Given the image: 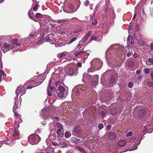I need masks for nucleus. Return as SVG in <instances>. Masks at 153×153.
I'll return each mask as SVG.
<instances>
[{"instance_id":"9b49d317","label":"nucleus","mask_w":153,"mask_h":153,"mask_svg":"<svg viewBox=\"0 0 153 153\" xmlns=\"http://www.w3.org/2000/svg\"><path fill=\"white\" fill-rule=\"evenodd\" d=\"M83 141V139H80L75 137H74L72 139V142L74 144L81 143Z\"/></svg>"},{"instance_id":"72a5a7b5","label":"nucleus","mask_w":153,"mask_h":153,"mask_svg":"<svg viewBox=\"0 0 153 153\" xmlns=\"http://www.w3.org/2000/svg\"><path fill=\"white\" fill-rule=\"evenodd\" d=\"M106 113V111H102L101 112V116L104 117H105V114Z\"/></svg>"},{"instance_id":"bb28decb","label":"nucleus","mask_w":153,"mask_h":153,"mask_svg":"<svg viewBox=\"0 0 153 153\" xmlns=\"http://www.w3.org/2000/svg\"><path fill=\"white\" fill-rule=\"evenodd\" d=\"M68 21V20L67 19H62L61 20H59L57 22V23H64L65 22H67Z\"/></svg>"},{"instance_id":"412c9836","label":"nucleus","mask_w":153,"mask_h":153,"mask_svg":"<svg viewBox=\"0 0 153 153\" xmlns=\"http://www.w3.org/2000/svg\"><path fill=\"white\" fill-rule=\"evenodd\" d=\"M146 85L148 86L149 88H150L153 86V82L148 81L146 83Z\"/></svg>"},{"instance_id":"f03ea898","label":"nucleus","mask_w":153,"mask_h":153,"mask_svg":"<svg viewBox=\"0 0 153 153\" xmlns=\"http://www.w3.org/2000/svg\"><path fill=\"white\" fill-rule=\"evenodd\" d=\"M26 86L25 85L23 86L22 85L18 86L15 91L16 94L18 95L19 94H21L22 95H23L25 94L26 91Z\"/></svg>"},{"instance_id":"603ef678","label":"nucleus","mask_w":153,"mask_h":153,"mask_svg":"<svg viewBox=\"0 0 153 153\" xmlns=\"http://www.w3.org/2000/svg\"><path fill=\"white\" fill-rule=\"evenodd\" d=\"M47 90V94H48V95L49 96H51V93L49 91V89H48Z\"/></svg>"},{"instance_id":"b1692460","label":"nucleus","mask_w":153,"mask_h":153,"mask_svg":"<svg viewBox=\"0 0 153 153\" xmlns=\"http://www.w3.org/2000/svg\"><path fill=\"white\" fill-rule=\"evenodd\" d=\"M77 148L78 150L82 152V153H86V151H85V150L81 147H77Z\"/></svg>"},{"instance_id":"5701e85b","label":"nucleus","mask_w":153,"mask_h":153,"mask_svg":"<svg viewBox=\"0 0 153 153\" xmlns=\"http://www.w3.org/2000/svg\"><path fill=\"white\" fill-rule=\"evenodd\" d=\"M18 40L17 39H15L12 40V42L14 43L16 45L19 46L20 45L17 42Z\"/></svg>"},{"instance_id":"5fc2aeb1","label":"nucleus","mask_w":153,"mask_h":153,"mask_svg":"<svg viewBox=\"0 0 153 153\" xmlns=\"http://www.w3.org/2000/svg\"><path fill=\"white\" fill-rule=\"evenodd\" d=\"M106 128L107 129H110L111 128V126L110 125H108L106 126Z\"/></svg>"},{"instance_id":"2eb2a0df","label":"nucleus","mask_w":153,"mask_h":153,"mask_svg":"<svg viewBox=\"0 0 153 153\" xmlns=\"http://www.w3.org/2000/svg\"><path fill=\"white\" fill-rule=\"evenodd\" d=\"M54 127L55 130L57 129L60 128H63V126L59 123H57L54 125Z\"/></svg>"},{"instance_id":"e2e57ef3","label":"nucleus","mask_w":153,"mask_h":153,"mask_svg":"<svg viewBox=\"0 0 153 153\" xmlns=\"http://www.w3.org/2000/svg\"><path fill=\"white\" fill-rule=\"evenodd\" d=\"M52 143L54 145H57V143H55L53 142H52Z\"/></svg>"},{"instance_id":"a211bd4d","label":"nucleus","mask_w":153,"mask_h":153,"mask_svg":"<svg viewBox=\"0 0 153 153\" xmlns=\"http://www.w3.org/2000/svg\"><path fill=\"white\" fill-rule=\"evenodd\" d=\"M146 63L148 65H153V58H149L148 61H146Z\"/></svg>"},{"instance_id":"bf43d9fd","label":"nucleus","mask_w":153,"mask_h":153,"mask_svg":"<svg viewBox=\"0 0 153 153\" xmlns=\"http://www.w3.org/2000/svg\"><path fill=\"white\" fill-rule=\"evenodd\" d=\"M141 72V71L140 70H137L136 71V73L137 74H139Z\"/></svg>"},{"instance_id":"f704fd0d","label":"nucleus","mask_w":153,"mask_h":153,"mask_svg":"<svg viewBox=\"0 0 153 153\" xmlns=\"http://www.w3.org/2000/svg\"><path fill=\"white\" fill-rule=\"evenodd\" d=\"M111 47H116L117 48H120V46L118 44H113L111 45Z\"/></svg>"},{"instance_id":"de8ad7c7","label":"nucleus","mask_w":153,"mask_h":153,"mask_svg":"<svg viewBox=\"0 0 153 153\" xmlns=\"http://www.w3.org/2000/svg\"><path fill=\"white\" fill-rule=\"evenodd\" d=\"M60 82L59 81H57L56 82H55V85L57 86L58 85L60 86Z\"/></svg>"},{"instance_id":"f8f14e48","label":"nucleus","mask_w":153,"mask_h":153,"mask_svg":"<svg viewBox=\"0 0 153 153\" xmlns=\"http://www.w3.org/2000/svg\"><path fill=\"white\" fill-rule=\"evenodd\" d=\"M74 132L76 134H81L82 133V130L79 126H76L74 130Z\"/></svg>"},{"instance_id":"c756f323","label":"nucleus","mask_w":153,"mask_h":153,"mask_svg":"<svg viewBox=\"0 0 153 153\" xmlns=\"http://www.w3.org/2000/svg\"><path fill=\"white\" fill-rule=\"evenodd\" d=\"M93 40H94L95 41H96V40L97 41V37H93V36L91 37V38L89 40V42H91Z\"/></svg>"},{"instance_id":"0e129e2a","label":"nucleus","mask_w":153,"mask_h":153,"mask_svg":"<svg viewBox=\"0 0 153 153\" xmlns=\"http://www.w3.org/2000/svg\"><path fill=\"white\" fill-rule=\"evenodd\" d=\"M136 13H135L134 15L133 18V20L134 19H135V18H136Z\"/></svg>"},{"instance_id":"6ab92c4d","label":"nucleus","mask_w":153,"mask_h":153,"mask_svg":"<svg viewBox=\"0 0 153 153\" xmlns=\"http://www.w3.org/2000/svg\"><path fill=\"white\" fill-rule=\"evenodd\" d=\"M115 81V79L114 76L111 75L109 79V82L110 83H113Z\"/></svg>"},{"instance_id":"680f3d73","label":"nucleus","mask_w":153,"mask_h":153,"mask_svg":"<svg viewBox=\"0 0 153 153\" xmlns=\"http://www.w3.org/2000/svg\"><path fill=\"white\" fill-rule=\"evenodd\" d=\"M131 55V53H127V56L128 57H130Z\"/></svg>"},{"instance_id":"f257e3e1","label":"nucleus","mask_w":153,"mask_h":153,"mask_svg":"<svg viewBox=\"0 0 153 153\" xmlns=\"http://www.w3.org/2000/svg\"><path fill=\"white\" fill-rule=\"evenodd\" d=\"M59 91V92L57 93L58 96L60 97L63 98L64 96H66L68 94V91L67 89H66L63 86L60 85L58 88Z\"/></svg>"},{"instance_id":"ddd939ff","label":"nucleus","mask_w":153,"mask_h":153,"mask_svg":"<svg viewBox=\"0 0 153 153\" xmlns=\"http://www.w3.org/2000/svg\"><path fill=\"white\" fill-rule=\"evenodd\" d=\"M63 130V128H62V129L58 128L55 130L56 131V133L58 135V136L61 137L63 136L64 133L62 131Z\"/></svg>"},{"instance_id":"a878e982","label":"nucleus","mask_w":153,"mask_h":153,"mask_svg":"<svg viewBox=\"0 0 153 153\" xmlns=\"http://www.w3.org/2000/svg\"><path fill=\"white\" fill-rule=\"evenodd\" d=\"M35 16L38 19H41L42 17V15L40 13H36L35 15Z\"/></svg>"},{"instance_id":"f3484780","label":"nucleus","mask_w":153,"mask_h":153,"mask_svg":"<svg viewBox=\"0 0 153 153\" xmlns=\"http://www.w3.org/2000/svg\"><path fill=\"white\" fill-rule=\"evenodd\" d=\"M127 41L128 42L129 44H133L134 43L132 37L131 36H128L127 39Z\"/></svg>"},{"instance_id":"1a4fd4ad","label":"nucleus","mask_w":153,"mask_h":153,"mask_svg":"<svg viewBox=\"0 0 153 153\" xmlns=\"http://www.w3.org/2000/svg\"><path fill=\"white\" fill-rule=\"evenodd\" d=\"M19 127V124L17 125L14 129L12 135L13 136L17 137L20 134L19 131L17 129V128Z\"/></svg>"},{"instance_id":"338daca9","label":"nucleus","mask_w":153,"mask_h":153,"mask_svg":"<svg viewBox=\"0 0 153 153\" xmlns=\"http://www.w3.org/2000/svg\"><path fill=\"white\" fill-rule=\"evenodd\" d=\"M150 48H153V42H152L151 44Z\"/></svg>"},{"instance_id":"20e7f679","label":"nucleus","mask_w":153,"mask_h":153,"mask_svg":"<svg viewBox=\"0 0 153 153\" xmlns=\"http://www.w3.org/2000/svg\"><path fill=\"white\" fill-rule=\"evenodd\" d=\"M41 76H40V77H38L36 78V79H35L34 80H31L30 81L32 82L33 81V85H35L33 86H27V89H31L32 88H33V87H35L36 86H37L38 85H39L43 81V80H42V81H39L38 82H37L38 81H39V78L41 79Z\"/></svg>"},{"instance_id":"58836bf2","label":"nucleus","mask_w":153,"mask_h":153,"mask_svg":"<svg viewBox=\"0 0 153 153\" xmlns=\"http://www.w3.org/2000/svg\"><path fill=\"white\" fill-rule=\"evenodd\" d=\"M145 72L147 74H148L149 73V70L148 68H146L144 70Z\"/></svg>"},{"instance_id":"c03bdc74","label":"nucleus","mask_w":153,"mask_h":153,"mask_svg":"<svg viewBox=\"0 0 153 153\" xmlns=\"http://www.w3.org/2000/svg\"><path fill=\"white\" fill-rule=\"evenodd\" d=\"M147 117H150L151 115V112L149 110L147 112Z\"/></svg>"},{"instance_id":"c85d7f7f","label":"nucleus","mask_w":153,"mask_h":153,"mask_svg":"<svg viewBox=\"0 0 153 153\" xmlns=\"http://www.w3.org/2000/svg\"><path fill=\"white\" fill-rule=\"evenodd\" d=\"M21 104V103H19V101L17 99H15V105H18L19 106Z\"/></svg>"},{"instance_id":"09e8293b","label":"nucleus","mask_w":153,"mask_h":153,"mask_svg":"<svg viewBox=\"0 0 153 153\" xmlns=\"http://www.w3.org/2000/svg\"><path fill=\"white\" fill-rule=\"evenodd\" d=\"M139 43L141 45V46L145 44V42L143 41H140L139 42Z\"/></svg>"},{"instance_id":"ea45409f","label":"nucleus","mask_w":153,"mask_h":153,"mask_svg":"<svg viewBox=\"0 0 153 153\" xmlns=\"http://www.w3.org/2000/svg\"><path fill=\"white\" fill-rule=\"evenodd\" d=\"M19 106L16 105H14L13 108V111L14 112H15V111H16V109Z\"/></svg>"},{"instance_id":"79ce46f5","label":"nucleus","mask_w":153,"mask_h":153,"mask_svg":"<svg viewBox=\"0 0 153 153\" xmlns=\"http://www.w3.org/2000/svg\"><path fill=\"white\" fill-rule=\"evenodd\" d=\"M1 49L4 53H5L6 51L9 50L8 48H1Z\"/></svg>"},{"instance_id":"69168bd1","label":"nucleus","mask_w":153,"mask_h":153,"mask_svg":"<svg viewBox=\"0 0 153 153\" xmlns=\"http://www.w3.org/2000/svg\"><path fill=\"white\" fill-rule=\"evenodd\" d=\"M151 11V15L152 16H153V9H152L150 10Z\"/></svg>"},{"instance_id":"0eeeda50","label":"nucleus","mask_w":153,"mask_h":153,"mask_svg":"<svg viewBox=\"0 0 153 153\" xmlns=\"http://www.w3.org/2000/svg\"><path fill=\"white\" fill-rule=\"evenodd\" d=\"M91 33L92 31L91 30L89 31L88 33L86 34L83 37L81 40V42L82 43L85 42L90 37Z\"/></svg>"},{"instance_id":"423d86ee","label":"nucleus","mask_w":153,"mask_h":153,"mask_svg":"<svg viewBox=\"0 0 153 153\" xmlns=\"http://www.w3.org/2000/svg\"><path fill=\"white\" fill-rule=\"evenodd\" d=\"M146 111L144 109L140 110L138 111V116L140 118H143L146 115Z\"/></svg>"},{"instance_id":"c9c22d12","label":"nucleus","mask_w":153,"mask_h":153,"mask_svg":"<svg viewBox=\"0 0 153 153\" xmlns=\"http://www.w3.org/2000/svg\"><path fill=\"white\" fill-rule=\"evenodd\" d=\"M98 128L100 129H101L103 128V125L102 123H100L98 125Z\"/></svg>"},{"instance_id":"a18cd8bd","label":"nucleus","mask_w":153,"mask_h":153,"mask_svg":"<svg viewBox=\"0 0 153 153\" xmlns=\"http://www.w3.org/2000/svg\"><path fill=\"white\" fill-rule=\"evenodd\" d=\"M147 126H144L143 128V131H146L147 130Z\"/></svg>"},{"instance_id":"4c0bfd02","label":"nucleus","mask_w":153,"mask_h":153,"mask_svg":"<svg viewBox=\"0 0 153 153\" xmlns=\"http://www.w3.org/2000/svg\"><path fill=\"white\" fill-rule=\"evenodd\" d=\"M28 15L29 16V17L31 19H32L34 21H35V19L34 18H33V17L31 16V15L30 14V13L29 12V11H28Z\"/></svg>"},{"instance_id":"6e6d98bb","label":"nucleus","mask_w":153,"mask_h":153,"mask_svg":"<svg viewBox=\"0 0 153 153\" xmlns=\"http://www.w3.org/2000/svg\"><path fill=\"white\" fill-rule=\"evenodd\" d=\"M132 134H133L132 132L131 131H130L128 132V136H132Z\"/></svg>"},{"instance_id":"393cba45","label":"nucleus","mask_w":153,"mask_h":153,"mask_svg":"<svg viewBox=\"0 0 153 153\" xmlns=\"http://www.w3.org/2000/svg\"><path fill=\"white\" fill-rule=\"evenodd\" d=\"M111 114L112 115H114L117 113V111L116 108H114L113 109L111 110L110 111Z\"/></svg>"},{"instance_id":"473e14b6","label":"nucleus","mask_w":153,"mask_h":153,"mask_svg":"<svg viewBox=\"0 0 153 153\" xmlns=\"http://www.w3.org/2000/svg\"><path fill=\"white\" fill-rule=\"evenodd\" d=\"M128 85L129 88H131L134 86V84L132 82H130L128 83Z\"/></svg>"},{"instance_id":"2f4dec72","label":"nucleus","mask_w":153,"mask_h":153,"mask_svg":"<svg viewBox=\"0 0 153 153\" xmlns=\"http://www.w3.org/2000/svg\"><path fill=\"white\" fill-rule=\"evenodd\" d=\"M2 45H3V48H8L10 47L9 45L6 43H4L3 44H2Z\"/></svg>"},{"instance_id":"774afa93","label":"nucleus","mask_w":153,"mask_h":153,"mask_svg":"<svg viewBox=\"0 0 153 153\" xmlns=\"http://www.w3.org/2000/svg\"><path fill=\"white\" fill-rule=\"evenodd\" d=\"M69 6H71V9H72L73 8V6L72 4H70L69 5Z\"/></svg>"},{"instance_id":"dca6fc26","label":"nucleus","mask_w":153,"mask_h":153,"mask_svg":"<svg viewBox=\"0 0 153 153\" xmlns=\"http://www.w3.org/2000/svg\"><path fill=\"white\" fill-rule=\"evenodd\" d=\"M68 53L67 52H63L60 53H59L57 55V56L59 58H63L65 57V55L68 54Z\"/></svg>"},{"instance_id":"6e6552de","label":"nucleus","mask_w":153,"mask_h":153,"mask_svg":"<svg viewBox=\"0 0 153 153\" xmlns=\"http://www.w3.org/2000/svg\"><path fill=\"white\" fill-rule=\"evenodd\" d=\"M14 117L16 119V122H18L19 123H21L22 122V120L21 118V116L19 115V114L16 111H15Z\"/></svg>"},{"instance_id":"864d4df0","label":"nucleus","mask_w":153,"mask_h":153,"mask_svg":"<svg viewBox=\"0 0 153 153\" xmlns=\"http://www.w3.org/2000/svg\"><path fill=\"white\" fill-rule=\"evenodd\" d=\"M68 145V144L66 142H64L62 144V145L63 146V147H64L65 146H67Z\"/></svg>"},{"instance_id":"aec40b11","label":"nucleus","mask_w":153,"mask_h":153,"mask_svg":"<svg viewBox=\"0 0 153 153\" xmlns=\"http://www.w3.org/2000/svg\"><path fill=\"white\" fill-rule=\"evenodd\" d=\"M68 74L70 76H72L74 74V71L72 68H69L68 72Z\"/></svg>"},{"instance_id":"e433bc0d","label":"nucleus","mask_w":153,"mask_h":153,"mask_svg":"<svg viewBox=\"0 0 153 153\" xmlns=\"http://www.w3.org/2000/svg\"><path fill=\"white\" fill-rule=\"evenodd\" d=\"M77 39V38L76 37H75L72 38L71 39L69 42V43H71L74 41H75Z\"/></svg>"},{"instance_id":"cd10ccee","label":"nucleus","mask_w":153,"mask_h":153,"mask_svg":"<svg viewBox=\"0 0 153 153\" xmlns=\"http://www.w3.org/2000/svg\"><path fill=\"white\" fill-rule=\"evenodd\" d=\"M65 137L66 138L69 137L71 136V133L69 131H66L65 134Z\"/></svg>"},{"instance_id":"3c124183","label":"nucleus","mask_w":153,"mask_h":153,"mask_svg":"<svg viewBox=\"0 0 153 153\" xmlns=\"http://www.w3.org/2000/svg\"><path fill=\"white\" fill-rule=\"evenodd\" d=\"M49 87L51 91H53V90L54 89V87L50 85H49Z\"/></svg>"},{"instance_id":"13d9d810","label":"nucleus","mask_w":153,"mask_h":153,"mask_svg":"<svg viewBox=\"0 0 153 153\" xmlns=\"http://www.w3.org/2000/svg\"><path fill=\"white\" fill-rule=\"evenodd\" d=\"M151 75L152 79L153 80V71L151 72Z\"/></svg>"},{"instance_id":"4d7b16f0","label":"nucleus","mask_w":153,"mask_h":153,"mask_svg":"<svg viewBox=\"0 0 153 153\" xmlns=\"http://www.w3.org/2000/svg\"><path fill=\"white\" fill-rule=\"evenodd\" d=\"M38 8L37 7H35V6H34L33 8V9L34 11H36L38 9Z\"/></svg>"},{"instance_id":"4be33fe9","label":"nucleus","mask_w":153,"mask_h":153,"mask_svg":"<svg viewBox=\"0 0 153 153\" xmlns=\"http://www.w3.org/2000/svg\"><path fill=\"white\" fill-rule=\"evenodd\" d=\"M134 62L133 61H131L128 62V66L130 67H132L134 66Z\"/></svg>"},{"instance_id":"7c9ffc66","label":"nucleus","mask_w":153,"mask_h":153,"mask_svg":"<svg viewBox=\"0 0 153 153\" xmlns=\"http://www.w3.org/2000/svg\"><path fill=\"white\" fill-rule=\"evenodd\" d=\"M97 23V22L96 19H94L92 20V24L94 25H96Z\"/></svg>"},{"instance_id":"052dcab7","label":"nucleus","mask_w":153,"mask_h":153,"mask_svg":"<svg viewBox=\"0 0 153 153\" xmlns=\"http://www.w3.org/2000/svg\"><path fill=\"white\" fill-rule=\"evenodd\" d=\"M34 34H30L29 36V38H30L32 37H33L34 36Z\"/></svg>"},{"instance_id":"49530a36","label":"nucleus","mask_w":153,"mask_h":153,"mask_svg":"<svg viewBox=\"0 0 153 153\" xmlns=\"http://www.w3.org/2000/svg\"><path fill=\"white\" fill-rule=\"evenodd\" d=\"M142 78H143V77L142 76L140 75L138 76V77L137 80L139 81H140L141 80Z\"/></svg>"},{"instance_id":"4468645a","label":"nucleus","mask_w":153,"mask_h":153,"mask_svg":"<svg viewBox=\"0 0 153 153\" xmlns=\"http://www.w3.org/2000/svg\"><path fill=\"white\" fill-rule=\"evenodd\" d=\"M126 143V140H121L118 142L117 145L119 146L123 147L125 145Z\"/></svg>"},{"instance_id":"9d476101","label":"nucleus","mask_w":153,"mask_h":153,"mask_svg":"<svg viewBox=\"0 0 153 153\" xmlns=\"http://www.w3.org/2000/svg\"><path fill=\"white\" fill-rule=\"evenodd\" d=\"M116 137V134L113 131L109 132L108 134V137L109 139L111 140L114 139Z\"/></svg>"},{"instance_id":"8fccbe9b","label":"nucleus","mask_w":153,"mask_h":153,"mask_svg":"<svg viewBox=\"0 0 153 153\" xmlns=\"http://www.w3.org/2000/svg\"><path fill=\"white\" fill-rule=\"evenodd\" d=\"M77 65L78 67H81L82 65V64L81 63L79 62L77 63Z\"/></svg>"},{"instance_id":"37998d69","label":"nucleus","mask_w":153,"mask_h":153,"mask_svg":"<svg viewBox=\"0 0 153 153\" xmlns=\"http://www.w3.org/2000/svg\"><path fill=\"white\" fill-rule=\"evenodd\" d=\"M51 36V35H49L48 36H46V39H47V40L48 41H50L51 40V39H50V36Z\"/></svg>"},{"instance_id":"a19ab883","label":"nucleus","mask_w":153,"mask_h":153,"mask_svg":"<svg viewBox=\"0 0 153 153\" xmlns=\"http://www.w3.org/2000/svg\"><path fill=\"white\" fill-rule=\"evenodd\" d=\"M89 1L88 0H86L85 2H84V4L85 6H88L89 4Z\"/></svg>"},{"instance_id":"7ed1b4c3","label":"nucleus","mask_w":153,"mask_h":153,"mask_svg":"<svg viewBox=\"0 0 153 153\" xmlns=\"http://www.w3.org/2000/svg\"><path fill=\"white\" fill-rule=\"evenodd\" d=\"M90 52V51L89 50H87L86 51H81L79 50L77 51L74 53V55L76 56H77L78 55H82L83 54H85V56H86L88 57L89 55V53Z\"/></svg>"},{"instance_id":"39448f33","label":"nucleus","mask_w":153,"mask_h":153,"mask_svg":"<svg viewBox=\"0 0 153 153\" xmlns=\"http://www.w3.org/2000/svg\"><path fill=\"white\" fill-rule=\"evenodd\" d=\"M28 140L30 143L32 144H36L38 141H36V138L35 135H30L28 137Z\"/></svg>"}]
</instances>
